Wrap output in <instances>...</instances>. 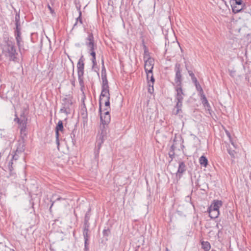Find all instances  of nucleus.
I'll return each instance as SVG.
<instances>
[{
    "mask_svg": "<svg viewBox=\"0 0 251 251\" xmlns=\"http://www.w3.org/2000/svg\"><path fill=\"white\" fill-rule=\"evenodd\" d=\"M64 131V127L63 122L59 120L55 127V138H58L59 136V132H63Z\"/></svg>",
    "mask_w": 251,
    "mask_h": 251,
    "instance_id": "ddd939ff",
    "label": "nucleus"
},
{
    "mask_svg": "<svg viewBox=\"0 0 251 251\" xmlns=\"http://www.w3.org/2000/svg\"><path fill=\"white\" fill-rule=\"evenodd\" d=\"M230 5H242L243 1L242 0H230Z\"/></svg>",
    "mask_w": 251,
    "mask_h": 251,
    "instance_id": "b1692460",
    "label": "nucleus"
},
{
    "mask_svg": "<svg viewBox=\"0 0 251 251\" xmlns=\"http://www.w3.org/2000/svg\"><path fill=\"white\" fill-rule=\"evenodd\" d=\"M202 248L205 251H208L210 250L211 246L210 243L207 241L201 242Z\"/></svg>",
    "mask_w": 251,
    "mask_h": 251,
    "instance_id": "412c9836",
    "label": "nucleus"
},
{
    "mask_svg": "<svg viewBox=\"0 0 251 251\" xmlns=\"http://www.w3.org/2000/svg\"><path fill=\"white\" fill-rule=\"evenodd\" d=\"M199 162L201 166L206 167L208 164V160L205 156L202 155L199 158Z\"/></svg>",
    "mask_w": 251,
    "mask_h": 251,
    "instance_id": "6ab92c4d",
    "label": "nucleus"
},
{
    "mask_svg": "<svg viewBox=\"0 0 251 251\" xmlns=\"http://www.w3.org/2000/svg\"><path fill=\"white\" fill-rule=\"evenodd\" d=\"M172 152H173L172 154L169 153V156L172 158V159H173V158L174 157V155H175L174 151H172Z\"/></svg>",
    "mask_w": 251,
    "mask_h": 251,
    "instance_id": "5fc2aeb1",
    "label": "nucleus"
},
{
    "mask_svg": "<svg viewBox=\"0 0 251 251\" xmlns=\"http://www.w3.org/2000/svg\"><path fill=\"white\" fill-rule=\"evenodd\" d=\"M223 1L225 3H226V1H225V0H223Z\"/></svg>",
    "mask_w": 251,
    "mask_h": 251,
    "instance_id": "052dcab7",
    "label": "nucleus"
},
{
    "mask_svg": "<svg viewBox=\"0 0 251 251\" xmlns=\"http://www.w3.org/2000/svg\"><path fill=\"white\" fill-rule=\"evenodd\" d=\"M28 119L25 115L24 112L21 114V120L19 124L20 128V135L21 136H26L27 131L26 127Z\"/></svg>",
    "mask_w": 251,
    "mask_h": 251,
    "instance_id": "39448f33",
    "label": "nucleus"
},
{
    "mask_svg": "<svg viewBox=\"0 0 251 251\" xmlns=\"http://www.w3.org/2000/svg\"><path fill=\"white\" fill-rule=\"evenodd\" d=\"M20 152H17L16 151H15L14 154L12 155V158L11 159L13 161H17L19 159V154H20Z\"/></svg>",
    "mask_w": 251,
    "mask_h": 251,
    "instance_id": "2f4dec72",
    "label": "nucleus"
},
{
    "mask_svg": "<svg viewBox=\"0 0 251 251\" xmlns=\"http://www.w3.org/2000/svg\"><path fill=\"white\" fill-rule=\"evenodd\" d=\"M17 45L18 47L19 50L21 52V53H22V51H26L28 49V47H25L24 42L23 40L20 42L19 44H17Z\"/></svg>",
    "mask_w": 251,
    "mask_h": 251,
    "instance_id": "a211bd4d",
    "label": "nucleus"
},
{
    "mask_svg": "<svg viewBox=\"0 0 251 251\" xmlns=\"http://www.w3.org/2000/svg\"><path fill=\"white\" fill-rule=\"evenodd\" d=\"M15 39L17 44H19L20 42L23 40L22 36L15 37Z\"/></svg>",
    "mask_w": 251,
    "mask_h": 251,
    "instance_id": "79ce46f5",
    "label": "nucleus"
},
{
    "mask_svg": "<svg viewBox=\"0 0 251 251\" xmlns=\"http://www.w3.org/2000/svg\"><path fill=\"white\" fill-rule=\"evenodd\" d=\"M106 131L102 129L100 134L97 138L96 141V149L95 150V154L96 157L99 155L100 150L101 148V145L103 143L105 138H106Z\"/></svg>",
    "mask_w": 251,
    "mask_h": 251,
    "instance_id": "423d86ee",
    "label": "nucleus"
},
{
    "mask_svg": "<svg viewBox=\"0 0 251 251\" xmlns=\"http://www.w3.org/2000/svg\"><path fill=\"white\" fill-rule=\"evenodd\" d=\"M78 79L79 81V83L80 86V90L82 93V94H84V89L85 88L84 83V77L83 75H78Z\"/></svg>",
    "mask_w": 251,
    "mask_h": 251,
    "instance_id": "dca6fc26",
    "label": "nucleus"
},
{
    "mask_svg": "<svg viewBox=\"0 0 251 251\" xmlns=\"http://www.w3.org/2000/svg\"><path fill=\"white\" fill-rule=\"evenodd\" d=\"M212 251H214V250H212Z\"/></svg>",
    "mask_w": 251,
    "mask_h": 251,
    "instance_id": "680f3d73",
    "label": "nucleus"
},
{
    "mask_svg": "<svg viewBox=\"0 0 251 251\" xmlns=\"http://www.w3.org/2000/svg\"><path fill=\"white\" fill-rule=\"evenodd\" d=\"M61 200H64V199H63L62 198L59 197L57 198L55 201H52L50 207V210H51V209L52 206L53 205V204L55 201H60Z\"/></svg>",
    "mask_w": 251,
    "mask_h": 251,
    "instance_id": "ea45409f",
    "label": "nucleus"
},
{
    "mask_svg": "<svg viewBox=\"0 0 251 251\" xmlns=\"http://www.w3.org/2000/svg\"><path fill=\"white\" fill-rule=\"evenodd\" d=\"M201 102L203 106L205 107L206 109H207V110H210L211 106L209 103H208L205 95H202V96H201Z\"/></svg>",
    "mask_w": 251,
    "mask_h": 251,
    "instance_id": "4468645a",
    "label": "nucleus"
},
{
    "mask_svg": "<svg viewBox=\"0 0 251 251\" xmlns=\"http://www.w3.org/2000/svg\"><path fill=\"white\" fill-rule=\"evenodd\" d=\"M71 138H72V142H73V144L74 145H75V139H74L75 137V134H74V133L73 132L72 133H71Z\"/></svg>",
    "mask_w": 251,
    "mask_h": 251,
    "instance_id": "8fccbe9b",
    "label": "nucleus"
},
{
    "mask_svg": "<svg viewBox=\"0 0 251 251\" xmlns=\"http://www.w3.org/2000/svg\"><path fill=\"white\" fill-rule=\"evenodd\" d=\"M26 137V136H21V135H20V139L18 141L16 150L17 152L22 153L25 151V138Z\"/></svg>",
    "mask_w": 251,
    "mask_h": 251,
    "instance_id": "1a4fd4ad",
    "label": "nucleus"
},
{
    "mask_svg": "<svg viewBox=\"0 0 251 251\" xmlns=\"http://www.w3.org/2000/svg\"><path fill=\"white\" fill-rule=\"evenodd\" d=\"M150 78V79H148V81H151L152 84L154 83V78L153 77V75H152V74H150V77H149V78Z\"/></svg>",
    "mask_w": 251,
    "mask_h": 251,
    "instance_id": "a18cd8bd",
    "label": "nucleus"
},
{
    "mask_svg": "<svg viewBox=\"0 0 251 251\" xmlns=\"http://www.w3.org/2000/svg\"><path fill=\"white\" fill-rule=\"evenodd\" d=\"M90 54L92 55V56H96V52L95 51H93L91 52H90Z\"/></svg>",
    "mask_w": 251,
    "mask_h": 251,
    "instance_id": "4d7b16f0",
    "label": "nucleus"
},
{
    "mask_svg": "<svg viewBox=\"0 0 251 251\" xmlns=\"http://www.w3.org/2000/svg\"><path fill=\"white\" fill-rule=\"evenodd\" d=\"M84 60L83 55H81L77 63V75H84Z\"/></svg>",
    "mask_w": 251,
    "mask_h": 251,
    "instance_id": "9d476101",
    "label": "nucleus"
},
{
    "mask_svg": "<svg viewBox=\"0 0 251 251\" xmlns=\"http://www.w3.org/2000/svg\"><path fill=\"white\" fill-rule=\"evenodd\" d=\"M90 210H91V209H89V210L85 214L84 224H90L89 221L90 218Z\"/></svg>",
    "mask_w": 251,
    "mask_h": 251,
    "instance_id": "a878e982",
    "label": "nucleus"
},
{
    "mask_svg": "<svg viewBox=\"0 0 251 251\" xmlns=\"http://www.w3.org/2000/svg\"><path fill=\"white\" fill-rule=\"evenodd\" d=\"M84 240H89L90 234L89 233L83 234Z\"/></svg>",
    "mask_w": 251,
    "mask_h": 251,
    "instance_id": "49530a36",
    "label": "nucleus"
},
{
    "mask_svg": "<svg viewBox=\"0 0 251 251\" xmlns=\"http://www.w3.org/2000/svg\"><path fill=\"white\" fill-rule=\"evenodd\" d=\"M226 134L227 135V136L228 137L229 140L231 139V137L230 133L228 131H226Z\"/></svg>",
    "mask_w": 251,
    "mask_h": 251,
    "instance_id": "864d4df0",
    "label": "nucleus"
},
{
    "mask_svg": "<svg viewBox=\"0 0 251 251\" xmlns=\"http://www.w3.org/2000/svg\"><path fill=\"white\" fill-rule=\"evenodd\" d=\"M3 44L1 45L2 53L10 61L17 62L18 53L17 52L14 42L10 38L7 33H5L2 37Z\"/></svg>",
    "mask_w": 251,
    "mask_h": 251,
    "instance_id": "f03ea898",
    "label": "nucleus"
},
{
    "mask_svg": "<svg viewBox=\"0 0 251 251\" xmlns=\"http://www.w3.org/2000/svg\"><path fill=\"white\" fill-rule=\"evenodd\" d=\"M175 142H176V140H174V143L171 147V151H174L176 148L175 145Z\"/></svg>",
    "mask_w": 251,
    "mask_h": 251,
    "instance_id": "37998d69",
    "label": "nucleus"
},
{
    "mask_svg": "<svg viewBox=\"0 0 251 251\" xmlns=\"http://www.w3.org/2000/svg\"><path fill=\"white\" fill-rule=\"evenodd\" d=\"M104 105L106 107V108L108 109V110L109 111L110 109V99L106 98V100L104 101Z\"/></svg>",
    "mask_w": 251,
    "mask_h": 251,
    "instance_id": "473e14b6",
    "label": "nucleus"
},
{
    "mask_svg": "<svg viewBox=\"0 0 251 251\" xmlns=\"http://www.w3.org/2000/svg\"><path fill=\"white\" fill-rule=\"evenodd\" d=\"M86 99V96L85 95V94H83V97H82L81 98V100H82V104L84 106V107L86 109V106H85V103H84V100Z\"/></svg>",
    "mask_w": 251,
    "mask_h": 251,
    "instance_id": "de8ad7c7",
    "label": "nucleus"
},
{
    "mask_svg": "<svg viewBox=\"0 0 251 251\" xmlns=\"http://www.w3.org/2000/svg\"><path fill=\"white\" fill-rule=\"evenodd\" d=\"M59 136L57 138H56V142L58 145L59 144Z\"/></svg>",
    "mask_w": 251,
    "mask_h": 251,
    "instance_id": "13d9d810",
    "label": "nucleus"
},
{
    "mask_svg": "<svg viewBox=\"0 0 251 251\" xmlns=\"http://www.w3.org/2000/svg\"><path fill=\"white\" fill-rule=\"evenodd\" d=\"M239 6L240 5H231L232 7V12L236 14L241 12L243 9V6H245V4H243V5L241 6V7H240Z\"/></svg>",
    "mask_w": 251,
    "mask_h": 251,
    "instance_id": "f3484780",
    "label": "nucleus"
},
{
    "mask_svg": "<svg viewBox=\"0 0 251 251\" xmlns=\"http://www.w3.org/2000/svg\"><path fill=\"white\" fill-rule=\"evenodd\" d=\"M229 140H230V142L233 146V147H235V144H234V142L232 141V139H231Z\"/></svg>",
    "mask_w": 251,
    "mask_h": 251,
    "instance_id": "bf43d9fd",
    "label": "nucleus"
},
{
    "mask_svg": "<svg viewBox=\"0 0 251 251\" xmlns=\"http://www.w3.org/2000/svg\"><path fill=\"white\" fill-rule=\"evenodd\" d=\"M110 99V95L109 93V88H101V91L99 99V111L101 112V106L103 98Z\"/></svg>",
    "mask_w": 251,
    "mask_h": 251,
    "instance_id": "6e6552de",
    "label": "nucleus"
},
{
    "mask_svg": "<svg viewBox=\"0 0 251 251\" xmlns=\"http://www.w3.org/2000/svg\"><path fill=\"white\" fill-rule=\"evenodd\" d=\"M188 74L191 76V79L193 83H196L198 81L197 78L195 77L194 74L191 71H188Z\"/></svg>",
    "mask_w": 251,
    "mask_h": 251,
    "instance_id": "c756f323",
    "label": "nucleus"
},
{
    "mask_svg": "<svg viewBox=\"0 0 251 251\" xmlns=\"http://www.w3.org/2000/svg\"><path fill=\"white\" fill-rule=\"evenodd\" d=\"M85 45L88 49L89 48H92V47L96 46L92 33H88V35L85 39Z\"/></svg>",
    "mask_w": 251,
    "mask_h": 251,
    "instance_id": "9b49d317",
    "label": "nucleus"
},
{
    "mask_svg": "<svg viewBox=\"0 0 251 251\" xmlns=\"http://www.w3.org/2000/svg\"><path fill=\"white\" fill-rule=\"evenodd\" d=\"M194 83L195 84L196 89L199 92L200 96H202V95H204L203 90H202L201 86L198 82V81H197L196 83Z\"/></svg>",
    "mask_w": 251,
    "mask_h": 251,
    "instance_id": "393cba45",
    "label": "nucleus"
},
{
    "mask_svg": "<svg viewBox=\"0 0 251 251\" xmlns=\"http://www.w3.org/2000/svg\"><path fill=\"white\" fill-rule=\"evenodd\" d=\"M13 161L12 160L10 159L8 162L7 165L6 167V169L11 173L13 170H14V168L13 167Z\"/></svg>",
    "mask_w": 251,
    "mask_h": 251,
    "instance_id": "5701e85b",
    "label": "nucleus"
},
{
    "mask_svg": "<svg viewBox=\"0 0 251 251\" xmlns=\"http://www.w3.org/2000/svg\"><path fill=\"white\" fill-rule=\"evenodd\" d=\"M101 77H106V69L104 67L103 60H102V68L101 72Z\"/></svg>",
    "mask_w": 251,
    "mask_h": 251,
    "instance_id": "cd10ccee",
    "label": "nucleus"
},
{
    "mask_svg": "<svg viewBox=\"0 0 251 251\" xmlns=\"http://www.w3.org/2000/svg\"><path fill=\"white\" fill-rule=\"evenodd\" d=\"M174 70L175 72V90L176 92L175 95V101L176 102V105L173 109V112L175 115L182 112V103L185 94L182 89V75L181 74L182 70L181 65L179 63L176 62Z\"/></svg>",
    "mask_w": 251,
    "mask_h": 251,
    "instance_id": "f257e3e1",
    "label": "nucleus"
},
{
    "mask_svg": "<svg viewBox=\"0 0 251 251\" xmlns=\"http://www.w3.org/2000/svg\"><path fill=\"white\" fill-rule=\"evenodd\" d=\"M89 240H84V251H89Z\"/></svg>",
    "mask_w": 251,
    "mask_h": 251,
    "instance_id": "f704fd0d",
    "label": "nucleus"
},
{
    "mask_svg": "<svg viewBox=\"0 0 251 251\" xmlns=\"http://www.w3.org/2000/svg\"><path fill=\"white\" fill-rule=\"evenodd\" d=\"M227 152L232 158H234L235 157V155L236 152L234 150L227 148Z\"/></svg>",
    "mask_w": 251,
    "mask_h": 251,
    "instance_id": "7c9ffc66",
    "label": "nucleus"
},
{
    "mask_svg": "<svg viewBox=\"0 0 251 251\" xmlns=\"http://www.w3.org/2000/svg\"><path fill=\"white\" fill-rule=\"evenodd\" d=\"M222 201L219 200H214L211 203V205H212L213 207L216 208V209H218V210L219 208L222 206Z\"/></svg>",
    "mask_w": 251,
    "mask_h": 251,
    "instance_id": "aec40b11",
    "label": "nucleus"
},
{
    "mask_svg": "<svg viewBox=\"0 0 251 251\" xmlns=\"http://www.w3.org/2000/svg\"><path fill=\"white\" fill-rule=\"evenodd\" d=\"M94 48L95 47H92V48H89L88 49L89 50V52H91L92 51H94Z\"/></svg>",
    "mask_w": 251,
    "mask_h": 251,
    "instance_id": "6e6d98bb",
    "label": "nucleus"
},
{
    "mask_svg": "<svg viewBox=\"0 0 251 251\" xmlns=\"http://www.w3.org/2000/svg\"><path fill=\"white\" fill-rule=\"evenodd\" d=\"M14 36L15 37L22 36V33L21 31H14Z\"/></svg>",
    "mask_w": 251,
    "mask_h": 251,
    "instance_id": "4c0bfd02",
    "label": "nucleus"
},
{
    "mask_svg": "<svg viewBox=\"0 0 251 251\" xmlns=\"http://www.w3.org/2000/svg\"><path fill=\"white\" fill-rule=\"evenodd\" d=\"M154 66L153 59L149 57L147 60L145 61L144 68L147 74V79H149L150 74L152 73V70Z\"/></svg>",
    "mask_w": 251,
    "mask_h": 251,
    "instance_id": "0eeeda50",
    "label": "nucleus"
},
{
    "mask_svg": "<svg viewBox=\"0 0 251 251\" xmlns=\"http://www.w3.org/2000/svg\"><path fill=\"white\" fill-rule=\"evenodd\" d=\"M15 116V118L14 121L15 122H16L19 124L20 122V121H21V115H20V118H19L18 117L17 114H16Z\"/></svg>",
    "mask_w": 251,
    "mask_h": 251,
    "instance_id": "58836bf2",
    "label": "nucleus"
},
{
    "mask_svg": "<svg viewBox=\"0 0 251 251\" xmlns=\"http://www.w3.org/2000/svg\"><path fill=\"white\" fill-rule=\"evenodd\" d=\"M90 224H84L83 228V234L89 233Z\"/></svg>",
    "mask_w": 251,
    "mask_h": 251,
    "instance_id": "c85d7f7f",
    "label": "nucleus"
},
{
    "mask_svg": "<svg viewBox=\"0 0 251 251\" xmlns=\"http://www.w3.org/2000/svg\"><path fill=\"white\" fill-rule=\"evenodd\" d=\"M210 210V211H213L215 212H219V210L218 209H216V208L213 207L212 205L211 204V205L208 208L207 211Z\"/></svg>",
    "mask_w": 251,
    "mask_h": 251,
    "instance_id": "c9c22d12",
    "label": "nucleus"
},
{
    "mask_svg": "<svg viewBox=\"0 0 251 251\" xmlns=\"http://www.w3.org/2000/svg\"><path fill=\"white\" fill-rule=\"evenodd\" d=\"M48 8L50 10L51 13H52V14L54 13V10H53V9L51 7V6L49 4L48 5Z\"/></svg>",
    "mask_w": 251,
    "mask_h": 251,
    "instance_id": "3c124183",
    "label": "nucleus"
},
{
    "mask_svg": "<svg viewBox=\"0 0 251 251\" xmlns=\"http://www.w3.org/2000/svg\"><path fill=\"white\" fill-rule=\"evenodd\" d=\"M91 60L93 62V66H95L97 64L96 56H93Z\"/></svg>",
    "mask_w": 251,
    "mask_h": 251,
    "instance_id": "09e8293b",
    "label": "nucleus"
},
{
    "mask_svg": "<svg viewBox=\"0 0 251 251\" xmlns=\"http://www.w3.org/2000/svg\"><path fill=\"white\" fill-rule=\"evenodd\" d=\"M215 227L218 229L219 232H220L221 230L223 229V226L221 225H220L219 223H217Z\"/></svg>",
    "mask_w": 251,
    "mask_h": 251,
    "instance_id": "a19ab883",
    "label": "nucleus"
},
{
    "mask_svg": "<svg viewBox=\"0 0 251 251\" xmlns=\"http://www.w3.org/2000/svg\"><path fill=\"white\" fill-rule=\"evenodd\" d=\"M16 27L14 31H21L20 24H15Z\"/></svg>",
    "mask_w": 251,
    "mask_h": 251,
    "instance_id": "c03bdc74",
    "label": "nucleus"
},
{
    "mask_svg": "<svg viewBox=\"0 0 251 251\" xmlns=\"http://www.w3.org/2000/svg\"><path fill=\"white\" fill-rule=\"evenodd\" d=\"M209 213V216L211 219H216L218 218L219 215V212H215L213 211H207Z\"/></svg>",
    "mask_w": 251,
    "mask_h": 251,
    "instance_id": "4be33fe9",
    "label": "nucleus"
},
{
    "mask_svg": "<svg viewBox=\"0 0 251 251\" xmlns=\"http://www.w3.org/2000/svg\"><path fill=\"white\" fill-rule=\"evenodd\" d=\"M15 24H20L19 14H16L15 15Z\"/></svg>",
    "mask_w": 251,
    "mask_h": 251,
    "instance_id": "e433bc0d",
    "label": "nucleus"
},
{
    "mask_svg": "<svg viewBox=\"0 0 251 251\" xmlns=\"http://www.w3.org/2000/svg\"><path fill=\"white\" fill-rule=\"evenodd\" d=\"M104 111H105L103 115H102L101 112H100V122L101 124L102 125V126L100 127L101 130L102 129L104 130V131H106V127L108 125L110 122L111 120V117L109 113V111L108 110L107 108H105L104 109Z\"/></svg>",
    "mask_w": 251,
    "mask_h": 251,
    "instance_id": "20e7f679",
    "label": "nucleus"
},
{
    "mask_svg": "<svg viewBox=\"0 0 251 251\" xmlns=\"http://www.w3.org/2000/svg\"><path fill=\"white\" fill-rule=\"evenodd\" d=\"M102 84L101 88H109L107 79V77H101Z\"/></svg>",
    "mask_w": 251,
    "mask_h": 251,
    "instance_id": "bb28decb",
    "label": "nucleus"
},
{
    "mask_svg": "<svg viewBox=\"0 0 251 251\" xmlns=\"http://www.w3.org/2000/svg\"><path fill=\"white\" fill-rule=\"evenodd\" d=\"M73 97L70 95H66L61 100V108L60 109L61 113H64L68 115L70 113V107L73 104Z\"/></svg>",
    "mask_w": 251,
    "mask_h": 251,
    "instance_id": "7ed1b4c3",
    "label": "nucleus"
},
{
    "mask_svg": "<svg viewBox=\"0 0 251 251\" xmlns=\"http://www.w3.org/2000/svg\"><path fill=\"white\" fill-rule=\"evenodd\" d=\"M186 166L184 162L183 161H179L178 168L176 173V176L179 178H180L182 176V174L186 171Z\"/></svg>",
    "mask_w": 251,
    "mask_h": 251,
    "instance_id": "f8f14e48",
    "label": "nucleus"
},
{
    "mask_svg": "<svg viewBox=\"0 0 251 251\" xmlns=\"http://www.w3.org/2000/svg\"><path fill=\"white\" fill-rule=\"evenodd\" d=\"M78 12H79V16L76 19V22L75 24L74 25L73 28H75V27L77 25L78 23L79 22L80 24H82L83 23L82 20L81 18L82 16V12L80 10V7H76Z\"/></svg>",
    "mask_w": 251,
    "mask_h": 251,
    "instance_id": "2eb2a0df",
    "label": "nucleus"
},
{
    "mask_svg": "<svg viewBox=\"0 0 251 251\" xmlns=\"http://www.w3.org/2000/svg\"><path fill=\"white\" fill-rule=\"evenodd\" d=\"M71 84L73 85V86L75 87V79L71 80Z\"/></svg>",
    "mask_w": 251,
    "mask_h": 251,
    "instance_id": "603ef678",
    "label": "nucleus"
},
{
    "mask_svg": "<svg viewBox=\"0 0 251 251\" xmlns=\"http://www.w3.org/2000/svg\"><path fill=\"white\" fill-rule=\"evenodd\" d=\"M110 233V229L109 228L104 229L102 231V234L104 236H108Z\"/></svg>",
    "mask_w": 251,
    "mask_h": 251,
    "instance_id": "72a5a7b5",
    "label": "nucleus"
}]
</instances>
